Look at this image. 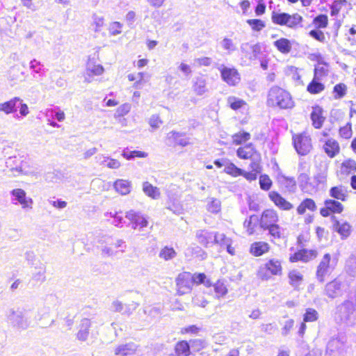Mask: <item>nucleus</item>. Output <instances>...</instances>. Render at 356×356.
Segmentation results:
<instances>
[{
  "instance_id": "f257e3e1",
  "label": "nucleus",
  "mask_w": 356,
  "mask_h": 356,
  "mask_svg": "<svg viewBox=\"0 0 356 356\" xmlns=\"http://www.w3.org/2000/svg\"><path fill=\"white\" fill-rule=\"evenodd\" d=\"M267 104L269 106L286 109L292 108L294 104L287 91L280 87L273 86L268 91Z\"/></svg>"
},
{
  "instance_id": "f03ea898",
  "label": "nucleus",
  "mask_w": 356,
  "mask_h": 356,
  "mask_svg": "<svg viewBox=\"0 0 356 356\" xmlns=\"http://www.w3.org/2000/svg\"><path fill=\"white\" fill-rule=\"evenodd\" d=\"M193 283L196 284H202L207 287L211 286V282L204 273L191 275L190 273H184L181 274L177 278L178 291L180 293H185L189 291Z\"/></svg>"
},
{
  "instance_id": "7ed1b4c3",
  "label": "nucleus",
  "mask_w": 356,
  "mask_h": 356,
  "mask_svg": "<svg viewBox=\"0 0 356 356\" xmlns=\"http://www.w3.org/2000/svg\"><path fill=\"white\" fill-rule=\"evenodd\" d=\"M282 274V263L279 259H269L264 266L259 268L257 276L262 280H268L271 276L281 275Z\"/></svg>"
},
{
  "instance_id": "20e7f679",
  "label": "nucleus",
  "mask_w": 356,
  "mask_h": 356,
  "mask_svg": "<svg viewBox=\"0 0 356 356\" xmlns=\"http://www.w3.org/2000/svg\"><path fill=\"white\" fill-rule=\"evenodd\" d=\"M293 141L296 150L300 155H306L312 149L311 138L306 133L293 136Z\"/></svg>"
},
{
  "instance_id": "39448f33",
  "label": "nucleus",
  "mask_w": 356,
  "mask_h": 356,
  "mask_svg": "<svg viewBox=\"0 0 356 356\" xmlns=\"http://www.w3.org/2000/svg\"><path fill=\"white\" fill-rule=\"evenodd\" d=\"M334 268V265L331 264V257L330 254H325L320 262L316 271V276L321 282L325 281L327 275H330Z\"/></svg>"
},
{
  "instance_id": "423d86ee",
  "label": "nucleus",
  "mask_w": 356,
  "mask_h": 356,
  "mask_svg": "<svg viewBox=\"0 0 356 356\" xmlns=\"http://www.w3.org/2000/svg\"><path fill=\"white\" fill-rule=\"evenodd\" d=\"M214 165L219 169L222 168V171L232 177H246V173L242 169L237 168L234 164L229 163L225 159L216 160Z\"/></svg>"
},
{
  "instance_id": "0eeeda50",
  "label": "nucleus",
  "mask_w": 356,
  "mask_h": 356,
  "mask_svg": "<svg viewBox=\"0 0 356 356\" xmlns=\"http://www.w3.org/2000/svg\"><path fill=\"white\" fill-rule=\"evenodd\" d=\"M317 255L316 250L302 249L291 254L289 259L291 263L298 261L307 263L316 259Z\"/></svg>"
},
{
  "instance_id": "6e6552de",
  "label": "nucleus",
  "mask_w": 356,
  "mask_h": 356,
  "mask_svg": "<svg viewBox=\"0 0 356 356\" xmlns=\"http://www.w3.org/2000/svg\"><path fill=\"white\" fill-rule=\"evenodd\" d=\"M220 73L222 80L229 86H236L241 80L240 74L235 68L223 67Z\"/></svg>"
},
{
  "instance_id": "1a4fd4ad",
  "label": "nucleus",
  "mask_w": 356,
  "mask_h": 356,
  "mask_svg": "<svg viewBox=\"0 0 356 356\" xmlns=\"http://www.w3.org/2000/svg\"><path fill=\"white\" fill-rule=\"evenodd\" d=\"M334 220L333 229L337 232L341 239L347 238L352 232V226L346 220H337L334 216H332Z\"/></svg>"
},
{
  "instance_id": "9d476101",
  "label": "nucleus",
  "mask_w": 356,
  "mask_h": 356,
  "mask_svg": "<svg viewBox=\"0 0 356 356\" xmlns=\"http://www.w3.org/2000/svg\"><path fill=\"white\" fill-rule=\"evenodd\" d=\"M104 72L102 65L88 63L84 75L85 82L91 83L95 76H99Z\"/></svg>"
},
{
  "instance_id": "9b49d317",
  "label": "nucleus",
  "mask_w": 356,
  "mask_h": 356,
  "mask_svg": "<svg viewBox=\"0 0 356 356\" xmlns=\"http://www.w3.org/2000/svg\"><path fill=\"white\" fill-rule=\"evenodd\" d=\"M12 195L15 197V199L18 201L22 209H32L33 200L26 196L24 191L20 188L14 189L12 191Z\"/></svg>"
},
{
  "instance_id": "f8f14e48",
  "label": "nucleus",
  "mask_w": 356,
  "mask_h": 356,
  "mask_svg": "<svg viewBox=\"0 0 356 356\" xmlns=\"http://www.w3.org/2000/svg\"><path fill=\"white\" fill-rule=\"evenodd\" d=\"M339 174L341 176L356 178V162L353 159H346L341 163Z\"/></svg>"
},
{
  "instance_id": "ddd939ff",
  "label": "nucleus",
  "mask_w": 356,
  "mask_h": 356,
  "mask_svg": "<svg viewBox=\"0 0 356 356\" xmlns=\"http://www.w3.org/2000/svg\"><path fill=\"white\" fill-rule=\"evenodd\" d=\"M150 76L146 72H140L128 74L127 78L129 81H134V88L140 89L145 83L149 81Z\"/></svg>"
},
{
  "instance_id": "4468645a",
  "label": "nucleus",
  "mask_w": 356,
  "mask_h": 356,
  "mask_svg": "<svg viewBox=\"0 0 356 356\" xmlns=\"http://www.w3.org/2000/svg\"><path fill=\"white\" fill-rule=\"evenodd\" d=\"M240 48L243 56L250 60L256 58L260 51L258 44H252L249 42L242 43Z\"/></svg>"
},
{
  "instance_id": "2eb2a0df",
  "label": "nucleus",
  "mask_w": 356,
  "mask_h": 356,
  "mask_svg": "<svg viewBox=\"0 0 356 356\" xmlns=\"http://www.w3.org/2000/svg\"><path fill=\"white\" fill-rule=\"evenodd\" d=\"M278 221V216L275 211L268 209L262 213L260 219V225L261 227L266 229L275 224Z\"/></svg>"
},
{
  "instance_id": "dca6fc26",
  "label": "nucleus",
  "mask_w": 356,
  "mask_h": 356,
  "mask_svg": "<svg viewBox=\"0 0 356 356\" xmlns=\"http://www.w3.org/2000/svg\"><path fill=\"white\" fill-rule=\"evenodd\" d=\"M237 156L242 159H258L259 153L254 149L250 143L248 145L239 147L236 152Z\"/></svg>"
},
{
  "instance_id": "f3484780",
  "label": "nucleus",
  "mask_w": 356,
  "mask_h": 356,
  "mask_svg": "<svg viewBox=\"0 0 356 356\" xmlns=\"http://www.w3.org/2000/svg\"><path fill=\"white\" fill-rule=\"evenodd\" d=\"M269 197L277 207L282 210L288 211L293 208V204L291 203L286 200L276 192L270 193Z\"/></svg>"
},
{
  "instance_id": "a211bd4d",
  "label": "nucleus",
  "mask_w": 356,
  "mask_h": 356,
  "mask_svg": "<svg viewBox=\"0 0 356 356\" xmlns=\"http://www.w3.org/2000/svg\"><path fill=\"white\" fill-rule=\"evenodd\" d=\"M288 278L291 286L298 290L300 289L304 281V276L302 273L298 270H292L289 272Z\"/></svg>"
},
{
  "instance_id": "6ab92c4d",
  "label": "nucleus",
  "mask_w": 356,
  "mask_h": 356,
  "mask_svg": "<svg viewBox=\"0 0 356 356\" xmlns=\"http://www.w3.org/2000/svg\"><path fill=\"white\" fill-rule=\"evenodd\" d=\"M323 149L327 155L333 158L339 153L340 147L338 142L332 138L328 139L323 145Z\"/></svg>"
},
{
  "instance_id": "aec40b11",
  "label": "nucleus",
  "mask_w": 356,
  "mask_h": 356,
  "mask_svg": "<svg viewBox=\"0 0 356 356\" xmlns=\"http://www.w3.org/2000/svg\"><path fill=\"white\" fill-rule=\"evenodd\" d=\"M268 243L263 241L253 243L250 248V253L254 257H259L268 252Z\"/></svg>"
},
{
  "instance_id": "412c9836",
  "label": "nucleus",
  "mask_w": 356,
  "mask_h": 356,
  "mask_svg": "<svg viewBox=\"0 0 356 356\" xmlns=\"http://www.w3.org/2000/svg\"><path fill=\"white\" fill-rule=\"evenodd\" d=\"M95 159L100 165L111 169H118L121 165L118 160L106 156L103 154L97 156Z\"/></svg>"
},
{
  "instance_id": "4be33fe9",
  "label": "nucleus",
  "mask_w": 356,
  "mask_h": 356,
  "mask_svg": "<svg viewBox=\"0 0 356 356\" xmlns=\"http://www.w3.org/2000/svg\"><path fill=\"white\" fill-rule=\"evenodd\" d=\"M126 217L133 222L135 228H143L147 225V219L139 214L131 211L128 212L126 215Z\"/></svg>"
},
{
  "instance_id": "5701e85b",
  "label": "nucleus",
  "mask_w": 356,
  "mask_h": 356,
  "mask_svg": "<svg viewBox=\"0 0 356 356\" xmlns=\"http://www.w3.org/2000/svg\"><path fill=\"white\" fill-rule=\"evenodd\" d=\"M20 101L22 100L19 97H15L9 101L0 103V111L3 112L6 115L15 113L17 111L16 104Z\"/></svg>"
},
{
  "instance_id": "b1692460",
  "label": "nucleus",
  "mask_w": 356,
  "mask_h": 356,
  "mask_svg": "<svg viewBox=\"0 0 356 356\" xmlns=\"http://www.w3.org/2000/svg\"><path fill=\"white\" fill-rule=\"evenodd\" d=\"M302 22V17L298 13H294L290 15L287 13V17L284 22V26L290 29H296L299 26H301Z\"/></svg>"
},
{
  "instance_id": "393cba45",
  "label": "nucleus",
  "mask_w": 356,
  "mask_h": 356,
  "mask_svg": "<svg viewBox=\"0 0 356 356\" xmlns=\"http://www.w3.org/2000/svg\"><path fill=\"white\" fill-rule=\"evenodd\" d=\"M274 46L282 54H286L291 50V43L286 38H280L274 42Z\"/></svg>"
},
{
  "instance_id": "a878e982",
  "label": "nucleus",
  "mask_w": 356,
  "mask_h": 356,
  "mask_svg": "<svg viewBox=\"0 0 356 356\" xmlns=\"http://www.w3.org/2000/svg\"><path fill=\"white\" fill-rule=\"evenodd\" d=\"M175 352L177 356H189L191 354L190 346L186 341H180L175 346Z\"/></svg>"
},
{
  "instance_id": "bb28decb",
  "label": "nucleus",
  "mask_w": 356,
  "mask_h": 356,
  "mask_svg": "<svg viewBox=\"0 0 356 356\" xmlns=\"http://www.w3.org/2000/svg\"><path fill=\"white\" fill-rule=\"evenodd\" d=\"M193 87L197 95H204L207 91L206 79L202 76L195 78Z\"/></svg>"
},
{
  "instance_id": "cd10ccee",
  "label": "nucleus",
  "mask_w": 356,
  "mask_h": 356,
  "mask_svg": "<svg viewBox=\"0 0 356 356\" xmlns=\"http://www.w3.org/2000/svg\"><path fill=\"white\" fill-rule=\"evenodd\" d=\"M227 102L229 107L234 111L245 108L247 106V103L244 100L234 96L228 97Z\"/></svg>"
},
{
  "instance_id": "c85d7f7f",
  "label": "nucleus",
  "mask_w": 356,
  "mask_h": 356,
  "mask_svg": "<svg viewBox=\"0 0 356 356\" xmlns=\"http://www.w3.org/2000/svg\"><path fill=\"white\" fill-rule=\"evenodd\" d=\"M114 187L116 191L122 195H126L130 192V184L127 179H117Z\"/></svg>"
},
{
  "instance_id": "c756f323",
  "label": "nucleus",
  "mask_w": 356,
  "mask_h": 356,
  "mask_svg": "<svg viewBox=\"0 0 356 356\" xmlns=\"http://www.w3.org/2000/svg\"><path fill=\"white\" fill-rule=\"evenodd\" d=\"M136 351V347L133 344L120 345L115 348V354L120 356H126L134 353Z\"/></svg>"
},
{
  "instance_id": "7c9ffc66",
  "label": "nucleus",
  "mask_w": 356,
  "mask_h": 356,
  "mask_svg": "<svg viewBox=\"0 0 356 356\" xmlns=\"http://www.w3.org/2000/svg\"><path fill=\"white\" fill-rule=\"evenodd\" d=\"M92 24L91 26L95 32L101 31L102 28L104 25V17L99 13H94L92 16Z\"/></svg>"
},
{
  "instance_id": "2f4dec72",
  "label": "nucleus",
  "mask_w": 356,
  "mask_h": 356,
  "mask_svg": "<svg viewBox=\"0 0 356 356\" xmlns=\"http://www.w3.org/2000/svg\"><path fill=\"white\" fill-rule=\"evenodd\" d=\"M316 208L314 201L312 199H307L298 207L297 211L299 214H303L307 210L313 211Z\"/></svg>"
},
{
  "instance_id": "473e14b6",
  "label": "nucleus",
  "mask_w": 356,
  "mask_h": 356,
  "mask_svg": "<svg viewBox=\"0 0 356 356\" xmlns=\"http://www.w3.org/2000/svg\"><path fill=\"white\" fill-rule=\"evenodd\" d=\"M319 81L320 79L314 77L312 82L307 86V91L311 94H318L322 92L325 86Z\"/></svg>"
},
{
  "instance_id": "72a5a7b5",
  "label": "nucleus",
  "mask_w": 356,
  "mask_h": 356,
  "mask_svg": "<svg viewBox=\"0 0 356 356\" xmlns=\"http://www.w3.org/2000/svg\"><path fill=\"white\" fill-rule=\"evenodd\" d=\"M220 47L225 51H226L227 54H231L234 51H235L237 49L236 44L234 42V41L229 38H224L220 41Z\"/></svg>"
},
{
  "instance_id": "f704fd0d",
  "label": "nucleus",
  "mask_w": 356,
  "mask_h": 356,
  "mask_svg": "<svg viewBox=\"0 0 356 356\" xmlns=\"http://www.w3.org/2000/svg\"><path fill=\"white\" fill-rule=\"evenodd\" d=\"M14 323L15 327L21 330H26L31 326V320L25 316H17Z\"/></svg>"
},
{
  "instance_id": "c9c22d12",
  "label": "nucleus",
  "mask_w": 356,
  "mask_h": 356,
  "mask_svg": "<svg viewBox=\"0 0 356 356\" xmlns=\"http://www.w3.org/2000/svg\"><path fill=\"white\" fill-rule=\"evenodd\" d=\"M286 17L287 13H286L273 11L271 15V20L272 22L276 25L284 26V22Z\"/></svg>"
},
{
  "instance_id": "e433bc0d",
  "label": "nucleus",
  "mask_w": 356,
  "mask_h": 356,
  "mask_svg": "<svg viewBox=\"0 0 356 356\" xmlns=\"http://www.w3.org/2000/svg\"><path fill=\"white\" fill-rule=\"evenodd\" d=\"M122 156L125 158L127 160H130L132 159H134L136 157L138 158H145L147 156V153L143 152V151H138V150H134V151H129V150H123L122 153Z\"/></svg>"
},
{
  "instance_id": "4c0bfd02",
  "label": "nucleus",
  "mask_w": 356,
  "mask_h": 356,
  "mask_svg": "<svg viewBox=\"0 0 356 356\" xmlns=\"http://www.w3.org/2000/svg\"><path fill=\"white\" fill-rule=\"evenodd\" d=\"M143 190L147 196L152 199H157L159 195L157 188L148 182L144 183Z\"/></svg>"
},
{
  "instance_id": "58836bf2",
  "label": "nucleus",
  "mask_w": 356,
  "mask_h": 356,
  "mask_svg": "<svg viewBox=\"0 0 356 356\" xmlns=\"http://www.w3.org/2000/svg\"><path fill=\"white\" fill-rule=\"evenodd\" d=\"M233 143L235 145H241L250 139V134L245 131H239L232 136Z\"/></svg>"
},
{
  "instance_id": "ea45409f",
  "label": "nucleus",
  "mask_w": 356,
  "mask_h": 356,
  "mask_svg": "<svg viewBox=\"0 0 356 356\" xmlns=\"http://www.w3.org/2000/svg\"><path fill=\"white\" fill-rule=\"evenodd\" d=\"M311 119L314 127L316 129H319L322 127L324 118L321 115L320 110H315L311 114Z\"/></svg>"
},
{
  "instance_id": "a19ab883",
  "label": "nucleus",
  "mask_w": 356,
  "mask_h": 356,
  "mask_svg": "<svg viewBox=\"0 0 356 356\" xmlns=\"http://www.w3.org/2000/svg\"><path fill=\"white\" fill-rule=\"evenodd\" d=\"M325 205L328 207L332 213H341L343 210V205L337 201L328 200L325 202Z\"/></svg>"
},
{
  "instance_id": "79ce46f5",
  "label": "nucleus",
  "mask_w": 356,
  "mask_h": 356,
  "mask_svg": "<svg viewBox=\"0 0 356 356\" xmlns=\"http://www.w3.org/2000/svg\"><path fill=\"white\" fill-rule=\"evenodd\" d=\"M246 22L254 31H260L266 26V23L259 19H248Z\"/></svg>"
},
{
  "instance_id": "37998d69",
  "label": "nucleus",
  "mask_w": 356,
  "mask_h": 356,
  "mask_svg": "<svg viewBox=\"0 0 356 356\" xmlns=\"http://www.w3.org/2000/svg\"><path fill=\"white\" fill-rule=\"evenodd\" d=\"M123 24L119 22H111L108 25V33L112 36L120 35L122 31Z\"/></svg>"
},
{
  "instance_id": "c03bdc74",
  "label": "nucleus",
  "mask_w": 356,
  "mask_h": 356,
  "mask_svg": "<svg viewBox=\"0 0 356 356\" xmlns=\"http://www.w3.org/2000/svg\"><path fill=\"white\" fill-rule=\"evenodd\" d=\"M207 210L211 213H218L220 211L221 204L218 200L210 198L207 204Z\"/></svg>"
},
{
  "instance_id": "a18cd8bd",
  "label": "nucleus",
  "mask_w": 356,
  "mask_h": 356,
  "mask_svg": "<svg viewBox=\"0 0 356 356\" xmlns=\"http://www.w3.org/2000/svg\"><path fill=\"white\" fill-rule=\"evenodd\" d=\"M330 195L333 197L345 201L346 198V192L342 187H333L330 190Z\"/></svg>"
},
{
  "instance_id": "49530a36",
  "label": "nucleus",
  "mask_w": 356,
  "mask_h": 356,
  "mask_svg": "<svg viewBox=\"0 0 356 356\" xmlns=\"http://www.w3.org/2000/svg\"><path fill=\"white\" fill-rule=\"evenodd\" d=\"M131 108V106L129 103H124V104L120 105L116 109V111L114 113V118H118L123 117V116L126 115L127 113H129Z\"/></svg>"
},
{
  "instance_id": "de8ad7c7",
  "label": "nucleus",
  "mask_w": 356,
  "mask_h": 356,
  "mask_svg": "<svg viewBox=\"0 0 356 356\" xmlns=\"http://www.w3.org/2000/svg\"><path fill=\"white\" fill-rule=\"evenodd\" d=\"M257 220V217L254 216H250L249 219L245 220L244 227L246 229V232L249 235L254 233Z\"/></svg>"
},
{
  "instance_id": "09e8293b",
  "label": "nucleus",
  "mask_w": 356,
  "mask_h": 356,
  "mask_svg": "<svg viewBox=\"0 0 356 356\" xmlns=\"http://www.w3.org/2000/svg\"><path fill=\"white\" fill-rule=\"evenodd\" d=\"M214 291L216 296L218 298L223 297L227 293V289L225 283L222 281H218L214 284Z\"/></svg>"
},
{
  "instance_id": "8fccbe9b",
  "label": "nucleus",
  "mask_w": 356,
  "mask_h": 356,
  "mask_svg": "<svg viewBox=\"0 0 356 356\" xmlns=\"http://www.w3.org/2000/svg\"><path fill=\"white\" fill-rule=\"evenodd\" d=\"M318 312L312 308H308L306 309V312L303 316L304 322H313L318 319Z\"/></svg>"
},
{
  "instance_id": "3c124183",
  "label": "nucleus",
  "mask_w": 356,
  "mask_h": 356,
  "mask_svg": "<svg viewBox=\"0 0 356 356\" xmlns=\"http://www.w3.org/2000/svg\"><path fill=\"white\" fill-rule=\"evenodd\" d=\"M176 255V252L172 248L165 247L163 248L160 253L159 257L165 260H168L174 258Z\"/></svg>"
},
{
  "instance_id": "603ef678",
  "label": "nucleus",
  "mask_w": 356,
  "mask_h": 356,
  "mask_svg": "<svg viewBox=\"0 0 356 356\" xmlns=\"http://www.w3.org/2000/svg\"><path fill=\"white\" fill-rule=\"evenodd\" d=\"M339 289V288L338 284L332 282L326 285L325 291L328 296L334 297L337 294Z\"/></svg>"
},
{
  "instance_id": "864d4df0",
  "label": "nucleus",
  "mask_w": 356,
  "mask_h": 356,
  "mask_svg": "<svg viewBox=\"0 0 356 356\" xmlns=\"http://www.w3.org/2000/svg\"><path fill=\"white\" fill-rule=\"evenodd\" d=\"M314 23L317 28H325L327 25V17L324 15H319L315 17Z\"/></svg>"
},
{
  "instance_id": "5fc2aeb1",
  "label": "nucleus",
  "mask_w": 356,
  "mask_h": 356,
  "mask_svg": "<svg viewBox=\"0 0 356 356\" xmlns=\"http://www.w3.org/2000/svg\"><path fill=\"white\" fill-rule=\"evenodd\" d=\"M346 86L343 83L336 85L334 88V92L336 94L335 97L337 98H341L346 95Z\"/></svg>"
},
{
  "instance_id": "6e6d98bb",
  "label": "nucleus",
  "mask_w": 356,
  "mask_h": 356,
  "mask_svg": "<svg viewBox=\"0 0 356 356\" xmlns=\"http://www.w3.org/2000/svg\"><path fill=\"white\" fill-rule=\"evenodd\" d=\"M339 134L342 138H350L352 136L351 124L348 122L346 126L339 129Z\"/></svg>"
},
{
  "instance_id": "4d7b16f0",
  "label": "nucleus",
  "mask_w": 356,
  "mask_h": 356,
  "mask_svg": "<svg viewBox=\"0 0 356 356\" xmlns=\"http://www.w3.org/2000/svg\"><path fill=\"white\" fill-rule=\"evenodd\" d=\"M162 122L158 115H152L149 119V124L153 129H158Z\"/></svg>"
},
{
  "instance_id": "13d9d810",
  "label": "nucleus",
  "mask_w": 356,
  "mask_h": 356,
  "mask_svg": "<svg viewBox=\"0 0 356 356\" xmlns=\"http://www.w3.org/2000/svg\"><path fill=\"white\" fill-rule=\"evenodd\" d=\"M309 35L319 42H323L325 40V35L321 31L312 30L309 31Z\"/></svg>"
},
{
  "instance_id": "bf43d9fd",
  "label": "nucleus",
  "mask_w": 356,
  "mask_h": 356,
  "mask_svg": "<svg viewBox=\"0 0 356 356\" xmlns=\"http://www.w3.org/2000/svg\"><path fill=\"white\" fill-rule=\"evenodd\" d=\"M266 229H268L270 234L274 238H281L282 234L280 232V228L277 225H271V226L267 227Z\"/></svg>"
},
{
  "instance_id": "052dcab7",
  "label": "nucleus",
  "mask_w": 356,
  "mask_h": 356,
  "mask_svg": "<svg viewBox=\"0 0 356 356\" xmlns=\"http://www.w3.org/2000/svg\"><path fill=\"white\" fill-rule=\"evenodd\" d=\"M252 162L250 164V166L252 168V172H254V174H252V176L254 177V178H256L257 174L259 173L261 170V166H260V163H259L260 160H261L260 154H259L258 159H252Z\"/></svg>"
},
{
  "instance_id": "680f3d73",
  "label": "nucleus",
  "mask_w": 356,
  "mask_h": 356,
  "mask_svg": "<svg viewBox=\"0 0 356 356\" xmlns=\"http://www.w3.org/2000/svg\"><path fill=\"white\" fill-rule=\"evenodd\" d=\"M191 346L195 351H200L205 347V342L204 340L197 339L191 341Z\"/></svg>"
},
{
  "instance_id": "e2e57ef3",
  "label": "nucleus",
  "mask_w": 356,
  "mask_h": 356,
  "mask_svg": "<svg viewBox=\"0 0 356 356\" xmlns=\"http://www.w3.org/2000/svg\"><path fill=\"white\" fill-rule=\"evenodd\" d=\"M213 234L210 233H200L197 234L199 241L202 244L207 245L209 240L212 238Z\"/></svg>"
},
{
  "instance_id": "0e129e2a",
  "label": "nucleus",
  "mask_w": 356,
  "mask_h": 356,
  "mask_svg": "<svg viewBox=\"0 0 356 356\" xmlns=\"http://www.w3.org/2000/svg\"><path fill=\"white\" fill-rule=\"evenodd\" d=\"M194 63L199 66H209L211 64V59L209 57H202L195 59Z\"/></svg>"
},
{
  "instance_id": "69168bd1",
  "label": "nucleus",
  "mask_w": 356,
  "mask_h": 356,
  "mask_svg": "<svg viewBox=\"0 0 356 356\" xmlns=\"http://www.w3.org/2000/svg\"><path fill=\"white\" fill-rule=\"evenodd\" d=\"M327 71V69L324 66L318 65L315 68L314 77L321 79V77L326 74Z\"/></svg>"
},
{
  "instance_id": "338daca9",
  "label": "nucleus",
  "mask_w": 356,
  "mask_h": 356,
  "mask_svg": "<svg viewBox=\"0 0 356 356\" xmlns=\"http://www.w3.org/2000/svg\"><path fill=\"white\" fill-rule=\"evenodd\" d=\"M214 238V242L220 245H225L227 240L225 238V236L223 234H216L213 235L212 238Z\"/></svg>"
},
{
  "instance_id": "774afa93",
  "label": "nucleus",
  "mask_w": 356,
  "mask_h": 356,
  "mask_svg": "<svg viewBox=\"0 0 356 356\" xmlns=\"http://www.w3.org/2000/svg\"><path fill=\"white\" fill-rule=\"evenodd\" d=\"M178 68L186 76H190L191 74V68L190 65L185 63H181Z\"/></svg>"
}]
</instances>
